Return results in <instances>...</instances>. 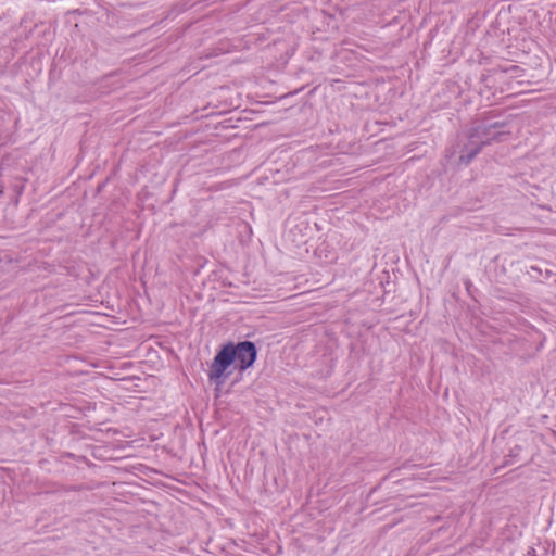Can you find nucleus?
<instances>
[{
  "label": "nucleus",
  "instance_id": "nucleus-1",
  "mask_svg": "<svg viewBox=\"0 0 556 556\" xmlns=\"http://www.w3.org/2000/svg\"><path fill=\"white\" fill-rule=\"evenodd\" d=\"M232 352H230V348L227 344H224L220 350L217 351L212 365L208 370V380L216 384V390L225 382V379L230 372H226V370L233 365V356Z\"/></svg>",
  "mask_w": 556,
  "mask_h": 556
},
{
  "label": "nucleus",
  "instance_id": "nucleus-2",
  "mask_svg": "<svg viewBox=\"0 0 556 556\" xmlns=\"http://www.w3.org/2000/svg\"><path fill=\"white\" fill-rule=\"evenodd\" d=\"M226 344L233 354L235 369L243 372L253 366L257 358V348L254 342L245 340L238 343L228 342Z\"/></svg>",
  "mask_w": 556,
  "mask_h": 556
},
{
  "label": "nucleus",
  "instance_id": "nucleus-3",
  "mask_svg": "<svg viewBox=\"0 0 556 556\" xmlns=\"http://www.w3.org/2000/svg\"><path fill=\"white\" fill-rule=\"evenodd\" d=\"M488 144L486 139L473 138L472 132H469L468 142L459 151V163L469 164Z\"/></svg>",
  "mask_w": 556,
  "mask_h": 556
},
{
  "label": "nucleus",
  "instance_id": "nucleus-4",
  "mask_svg": "<svg viewBox=\"0 0 556 556\" xmlns=\"http://www.w3.org/2000/svg\"><path fill=\"white\" fill-rule=\"evenodd\" d=\"M473 138L479 139H486L488 144H490L492 141H503L504 137L510 135V131H504L498 130L494 131L492 128L488 125V123H482L476 127H473L471 130Z\"/></svg>",
  "mask_w": 556,
  "mask_h": 556
},
{
  "label": "nucleus",
  "instance_id": "nucleus-5",
  "mask_svg": "<svg viewBox=\"0 0 556 556\" xmlns=\"http://www.w3.org/2000/svg\"><path fill=\"white\" fill-rule=\"evenodd\" d=\"M488 125L492 128V130H498V129H502L506 126V123L505 122H493V123H488Z\"/></svg>",
  "mask_w": 556,
  "mask_h": 556
},
{
  "label": "nucleus",
  "instance_id": "nucleus-6",
  "mask_svg": "<svg viewBox=\"0 0 556 556\" xmlns=\"http://www.w3.org/2000/svg\"><path fill=\"white\" fill-rule=\"evenodd\" d=\"M520 451H521V447L516 445L514 448L510 450L509 457H517L519 455Z\"/></svg>",
  "mask_w": 556,
  "mask_h": 556
},
{
  "label": "nucleus",
  "instance_id": "nucleus-7",
  "mask_svg": "<svg viewBox=\"0 0 556 556\" xmlns=\"http://www.w3.org/2000/svg\"><path fill=\"white\" fill-rule=\"evenodd\" d=\"M531 270H534V271H539V273H541V270H540L538 267H535V266H532V267H531Z\"/></svg>",
  "mask_w": 556,
  "mask_h": 556
}]
</instances>
